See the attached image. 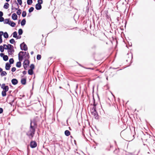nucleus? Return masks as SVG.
<instances>
[{"mask_svg": "<svg viewBox=\"0 0 155 155\" xmlns=\"http://www.w3.org/2000/svg\"><path fill=\"white\" fill-rule=\"evenodd\" d=\"M26 73V71H24L23 72V74H25Z\"/></svg>", "mask_w": 155, "mask_h": 155, "instance_id": "09e8293b", "label": "nucleus"}, {"mask_svg": "<svg viewBox=\"0 0 155 155\" xmlns=\"http://www.w3.org/2000/svg\"><path fill=\"white\" fill-rule=\"evenodd\" d=\"M64 134L66 136H69L70 134V133L68 130H66L64 132Z\"/></svg>", "mask_w": 155, "mask_h": 155, "instance_id": "f3484780", "label": "nucleus"}, {"mask_svg": "<svg viewBox=\"0 0 155 155\" xmlns=\"http://www.w3.org/2000/svg\"><path fill=\"white\" fill-rule=\"evenodd\" d=\"M24 52L23 51H20L18 54V59L20 61H22L24 59Z\"/></svg>", "mask_w": 155, "mask_h": 155, "instance_id": "20e7f679", "label": "nucleus"}, {"mask_svg": "<svg viewBox=\"0 0 155 155\" xmlns=\"http://www.w3.org/2000/svg\"><path fill=\"white\" fill-rule=\"evenodd\" d=\"M6 1V2H8L9 1H10V0H5Z\"/></svg>", "mask_w": 155, "mask_h": 155, "instance_id": "603ef678", "label": "nucleus"}, {"mask_svg": "<svg viewBox=\"0 0 155 155\" xmlns=\"http://www.w3.org/2000/svg\"><path fill=\"white\" fill-rule=\"evenodd\" d=\"M36 9L37 10H39L41 9V6L39 4H37L35 5Z\"/></svg>", "mask_w": 155, "mask_h": 155, "instance_id": "9d476101", "label": "nucleus"}, {"mask_svg": "<svg viewBox=\"0 0 155 155\" xmlns=\"http://www.w3.org/2000/svg\"><path fill=\"white\" fill-rule=\"evenodd\" d=\"M12 83L13 84L15 85L17 84L18 81L16 79H13L12 80Z\"/></svg>", "mask_w": 155, "mask_h": 155, "instance_id": "1a4fd4ad", "label": "nucleus"}, {"mask_svg": "<svg viewBox=\"0 0 155 155\" xmlns=\"http://www.w3.org/2000/svg\"><path fill=\"white\" fill-rule=\"evenodd\" d=\"M16 69L15 67H13L12 69V72H14L15 71Z\"/></svg>", "mask_w": 155, "mask_h": 155, "instance_id": "a19ab883", "label": "nucleus"}, {"mask_svg": "<svg viewBox=\"0 0 155 155\" xmlns=\"http://www.w3.org/2000/svg\"><path fill=\"white\" fill-rule=\"evenodd\" d=\"M37 144L35 141H31L30 143V146L32 148H34L37 146Z\"/></svg>", "mask_w": 155, "mask_h": 155, "instance_id": "6e6552de", "label": "nucleus"}, {"mask_svg": "<svg viewBox=\"0 0 155 155\" xmlns=\"http://www.w3.org/2000/svg\"><path fill=\"white\" fill-rule=\"evenodd\" d=\"M11 65L8 63H7L5 64V68L6 70H9L11 67Z\"/></svg>", "mask_w": 155, "mask_h": 155, "instance_id": "f8f14e48", "label": "nucleus"}, {"mask_svg": "<svg viewBox=\"0 0 155 155\" xmlns=\"http://www.w3.org/2000/svg\"><path fill=\"white\" fill-rule=\"evenodd\" d=\"M21 82L23 84H25L26 83V79L25 78H22L21 79Z\"/></svg>", "mask_w": 155, "mask_h": 155, "instance_id": "4468645a", "label": "nucleus"}, {"mask_svg": "<svg viewBox=\"0 0 155 155\" xmlns=\"http://www.w3.org/2000/svg\"><path fill=\"white\" fill-rule=\"evenodd\" d=\"M3 31H0V37H2V35H3Z\"/></svg>", "mask_w": 155, "mask_h": 155, "instance_id": "79ce46f5", "label": "nucleus"}, {"mask_svg": "<svg viewBox=\"0 0 155 155\" xmlns=\"http://www.w3.org/2000/svg\"><path fill=\"white\" fill-rule=\"evenodd\" d=\"M9 25L12 27H14L15 26L16 24L15 22H12L11 21H10L9 24Z\"/></svg>", "mask_w": 155, "mask_h": 155, "instance_id": "2eb2a0df", "label": "nucleus"}, {"mask_svg": "<svg viewBox=\"0 0 155 155\" xmlns=\"http://www.w3.org/2000/svg\"><path fill=\"white\" fill-rule=\"evenodd\" d=\"M33 71L32 69H29L28 71V74L30 75H32L33 74Z\"/></svg>", "mask_w": 155, "mask_h": 155, "instance_id": "4be33fe9", "label": "nucleus"}, {"mask_svg": "<svg viewBox=\"0 0 155 155\" xmlns=\"http://www.w3.org/2000/svg\"><path fill=\"white\" fill-rule=\"evenodd\" d=\"M9 62L10 64H12L14 63V61L13 58H11L9 60Z\"/></svg>", "mask_w": 155, "mask_h": 155, "instance_id": "2f4dec72", "label": "nucleus"}, {"mask_svg": "<svg viewBox=\"0 0 155 155\" xmlns=\"http://www.w3.org/2000/svg\"><path fill=\"white\" fill-rule=\"evenodd\" d=\"M21 62L19 61V62H18L16 64V67H18V68H20L21 67Z\"/></svg>", "mask_w": 155, "mask_h": 155, "instance_id": "5701e85b", "label": "nucleus"}, {"mask_svg": "<svg viewBox=\"0 0 155 155\" xmlns=\"http://www.w3.org/2000/svg\"><path fill=\"white\" fill-rule=\"evenodd\" d=\"M10 21L8 19H6L4 21V24H9Z\"/></svg>", "mask_w": 155, "mask_h": 155, "instance_id": "dca6fc26", "label": "nucleus"}, {"mask_svg": "<svg viewBox=\"0 0 155 155\" xmlns=\"http://www.w3.org/2000/svg\"><path fill=\"white\" fill-rule=\"evenodd\" d=\"M3 46L4 48L5 49H8V48L9 47V44H8V45H3Z\"/></svg>", "mask_w": 155, "mask_h": 155, "instance_id": "a878e982", "label": "nucleus"}, {"mask_svg": "<svg viewBox=\"0 0 155 155\" xmlns=\"http://www.w3.org/2000/svg\"><path fill=\"white\" fill-rule=\"evenodd\" d=\"M18 33L19 35H22L23 33V31L22 29H19L18 31Z\"/></svg>", "mask_w": 155, "mask_h": 155, "instance_id": "b1692460", "label": "nucleus"}, {"mask_svg": "<svg viewBox=\"0 0 155 155\" xmlns=\"http://www.w3.org/2000/svg\"><path fill=\"white\" fill-rule=\"evenodd\" d=\"M7 74V73L5 71L2 72L1 75L2 76H5Z\"/></svg>", "mask_w": 155, "mask_h": 155, "instance_id": "7c9ffc66", "label": "nucleus"}, {"mask_svg": "<svg viewBox=\"0 0 155 155\" xmlns=\"http://www.w3.org/2000/svg\"><path fill=\"white\" fill-rule=\"evenodd\" d=\"M18 3L20 5H21L22 4V2L21 0H17Z\"/></svg>", "mask_w": 155, "mask_h": 155, "instance_id": "58836bf2", "label": "nucleus"}, {"mask_svg": "<svg viewBox=\"0 0 155 155\" xmlns=\"http://www.w3.org/2000/svg\"><path fill=\"white\" fill-rule=\"evenodd\" d=\"M24 55H28V53H27V52H24Z\"/></svg>", "mask_w": 155, "mask_h": 155, "instance_id": "de8ad7c7", "label": "nucleus"}, {"mask_svg": "<svg viewBox=\"0 0 155 155\" xmlns=\"http://www.w3.org/2000/svg\"><path fill=\"white\" fill-rule=\"evenodd\" d=\"M26 23V20L25 19H23L21 21V25L22 26L24 25Z\"/></svg>", "mask_w": 155, "mask_h": 155, "instance_id": "6ab92c4d", "label": "nucleus"}, {"mask_svg": "<svg viewBox=\"0 0 155 155\" xmlns=\"http://www.w3.org/2000/svg\"><path fill=\"white\" fill-rule=\"evenodd\" d=\"M3 59L5 61H7L8 60V57L6 55H4L3 56Z\"/></svg>", "mask_w": 155, "mask_h": 155, "instance_id": "aec40b11", "label": "nucleus"}, {"mask_svg": "<svg viewBox=\"0 0 155 155\" xmlns=\"http://www.w3.org/2000/svg\"><path fill=\"white\" fill-rule=\"evenodd\" d=\"M15 41L14 39H11L10 40V42L11 44H13L14 43H15Z\"/></svg>", "mask_w": 155, "mask_h": 155, "instance_id": "f704fd0d", "label": "nucleus"}, {"mask_svg": "<svg viewBox=\"0 0 155 155\" xmlns=\"http://www.w3.org/2000/svg\"><path fill=\"white\" fill-rule=\"evenodd\" d=\"M32 0H27V3L28 5H30L32 4Z\"/></svg>", "mask_w": 155, "mask_h": 155, "instance_id": "c85d7f7f", "label": "nucleus"}, {"mask_svg": "<svg viewBox=\"0 0 155 155\" xmlns=\"http://www.w3.org/2000/svg\"><path fill=\"white\" fill-rule=\"evenodd\" d=\"M3 36L5 38H8V35L7 32H5L3 33Z\"/></svg>", "mask_w": 155, "mask_h": 155, "instance_id": "412c9836", "label": "nucleus"}, {"mask_svg": "<svg viewBox=\"0 0 155 155\" xmlns=\"http://www.w3.org/2000/svg\"><path fill=\"white\" fill-rule=\"evenodd\" d=\"M8 49V53L10 55H12L14 51L13 46L10 44H9V47Z\"/></svg>", "mask_w": 155, "mask_h": 155, "instance_id": "7ed1b4c3", "label": "nucleus"}, {"mask_svg": "<svg viewBox=\"0 0 155 155\" xmlns=\"http://www.w3.org/2000/svg\"><path fill=\"white\" fill-rule=\"evenodd\" d=\"M41 56L39 54H38L37 56V58L38 60H39L41 59Z\"/></svg>", "mask_w": 155, "mask_h": 155, "instance_id": "c9c22d12", "label": "nucleus"}, {"mask_svg": "<svg viewBox=\"0 0 155 155\" xmlns=\"http://www.w3.org/2000/svg\"><path fill=\"white\" fill-rule=\"evenodd\" d=\"M9 4L8 3H6L5 4L4 6V8L6 9H8L9 7Z\"/></svg>", "mask_w": 155, "mask_h": 155, "instance_id": "a211bd4d", "label": "nucleus"}, {"mask_svg": "<svg viewBox=\"0 0 155 155\" xmlns=\"http://www.w3.org/2000/svg\"><path fill=\"white\" fill-rule=\"evenodd\" d=\"M4 55V54L3 53H1L0 54V56L1 57H3V56Z\"/></svg>", "mask_w": 155, "mask_h": 155, "instance_id": "49530a36", "label": "nucleus"}, {"mask_svg": "<svg viewBox=\"0 0 155 155\" xmlns=\"http://www.w3.org/2000/svg\"><path fill=\"white\" fill-rule=\"evenodd\" d=\"M0 51L2 52H3L4 51L3 47L2 45L0 46Z\"/></svg>", "mask_w": 155, "mask_h": 155, "instance_id": "72a5a7b5", "label": "nucleus"}, {"mask_svg": "<svg viewBox=\"0 0 155 155\" xmlns=\"http://www.w3.org/2000/svg\"><path fill=\"white\" fill-rule=\"evenodd\" d=\"M30 68H31L30 69H32L33 70L35 66L33 64H31L30 65Z\"/></svg>", "mask_w": 155, "mask_h": 155, "instance_id": "e433bc0d", "label": "nucleus"}, {"mask_svg": "<svg viewBox=\"0 0 155 155\" xmlns=\"http://www.w3.org/2000/svg\"><path fill=\"white\" fill-rule=\"evenodd\" d=\"M91 112L92 114L94 116H95V118L97 119L98 117L97 116V113L96 110V108L94 106L93 108H92L91 110Z\"/></svg>", "mask_w": 155, "mask_h": 155, "instance_id": "f03ea898", "label": "nucleus"}, {"mask_svg": "<svg viewBox=\"0 0 155 155\" xmlns=\"http://www.w3.org/2000/svg\"><path fill=\"white\" fill-rule=\"evenodd\" d=\"M33 53H34V52H33V51H31V54H33Z\"/></svg>", "mask_w": 155, "mask_h": 155, "instance_id": "3c124183", "label": "nucleus"}, {"mask_svg": "<svg viewBox=\"0 0 155 155\" xmlns=\"http://www.w3.org/2000/svg\"><path fill=\"white\" fill-rule=\"evenodd\" d=\"M1 88L5 91H7L8 90V86H6L5 84H3L2 85Z\"/></svg>", "mask_w": 155, "mask_h": 155, "instance_id": "0eeeda50", "label": "nucleus"}, {"mask_svg": "<svg viewBox=\"0 0 155 155\" xmlns=\"http://www.w3.org/2000/svg\"><path fill=\"white\" fill-rule=\"evenodd\" d=\"M2 37H0V43H1L2 42Z\"/></svg>", "mask_w": 155, "mask_h": 155, "instance_id": "a18cd8bd", "label": "nucleus"}, {"mask_svg": "<svg viewBox=\"0 0 155 155\" xmlns=\"http://www.w3.org/2000/svg\"><path fill=\"white\" fill-rule=\"evenodd\" d=\"M15 5H16L17 6V8L14 7L13 5H12V8H11L12 10H13L14 9L17 10H18L19 8V6L18 5V4L17 2H16L15 3Z\"/></svg>", "mask_w": 155, "mask_h": 155, "instance_id": "9b49d317", "label": "nucleus"}, {"mask_svg": "<svg viewBox=\"0 0 155 155\" xmlns=\"http://www.w3.org/2000/svg\"><path fill=\"white\" fill-rule=\"evenodd\" d=\"M3 110L2 108H0V114H1L3 112Z\"/></svg>", "mask_w": 155, "mask_h": 155, "instance_id": "c03bdc74", "label": "nucleus"}, {"mask_svg": "<svg viewBox=\"0 0 155 155\" xmlns=\"http://www.w3.org/2000/svg\"><path fill=\"white\" fill-rule=\"evenodd\" d=\"M17 36V33L16 31H15L13 33V37L14 38H16Z\"/></svg>", "mask_w": 155, "mask_h": 155, "instance_id": "cd10ccee", "label": "nucleus"}, {"mask_svg": "<svg viewBox=\"0 0 155 155\" xmlns=\"http://www.w3.org/2000/svg\"><path fill=\"white\" fill-rule=\"evenodd\" d=\"M18 16L15 13H13L12 15V18L13 20H16L17 19Z\"/></svg>", "mask_w": 155, "mask_h": 155, "instance_id": "ddd939ff", "label": "nucleus"}, {"mask_svg": "<svg viewBox=\"0 0 155 155\" xmlns=\"http://www.w3.org/2000/svg\"><path fill=\"white\" fill-rule=\"evenodd\" d=\"M21 12V11L20 9H18V11L17 12V14L18 15H20Z\"/></svg>", "mask_w": 155, "mask_h": 155, "instance_id": "393cba45", "label": "nucleus"}, {"mask_svg": "<svg viewBox=\"0 0 155 155\" xmlns=\"http://www.w3.org/2000/svg\"><path fill=\"white\" fill-rule=\"evenodd\" d=\"M5 91H4L2 92V95L3 96H5L6 95V92Z\"/></svg>", "mask_w": 155, "mask_h": 155, "instance_id": "bb28decb", "label": "nucleus"}, {"mask_svg": "<svg viewBox=\"0 0 155 155\" xmlns=\"http://www.w3.org/2000/svg\"><path fill=\"white\" fill-rule=\"evenodd\" d=\"M26 15V13L25 11H23L22 12V16L23 17H25Z\"/></svg>", "mask_w": 155, "mask_h": 155, "instance_id": "c756f323", "label": "nucleus"}, {"mask_svg": "<svg viewBox=\"0 0 155 155\" xmlns=\"http://www.w3.org/2000/svg\"><path fill=\"white\" fill-rule=\"evenodd\" d=\"M3 15V12H1L0 11V17H2Z\"/></svg>", "mask_w": 155, "mask_h": 155, "instance_id": "37998d69", "label": "nucleus"}, {"mask_svg": "<svg viewBox=\"0 0 155 155\" xmlns=\"http://www.w3.org/2000/svg\"><path fill=\"white\" fill-rule=\"evenodd\" d=\"M20 46L21 49L22 50L26 51L28 49L27 45L24 43H23L21 44L20 45Z\"/></svg>", "mask_w": 155, "mask_h": 155, "instance_id": "39448f33", "label": "nucleus"}, {"mask_svg": "<svg viewBox=\"0 0 155 155\" xmlns=\"http://www.w3.org/2000/svg\"><path fill=\"white\" fill-rule=\"evenodd\" d=\"M4 20V18L3 17H0V22H2Z\"/></svg>", "mask_w": 155, "mask_h": 155, "instance_id": "ea45409f", "label": "nucleus"}, {"mask_svg": "<svg viewBox=\"0 0 155 155\" xmlns=\"http://www.w3.org/2000/svg\"><path fill=\"white\" fill-rule=\"evenodd\" d=\"M38 4H40V5L42 4L43 3L42 0H38Z\"/></svg>", "mask_w": 155, "mask_h": 155, "instance_id": "4c0bfd02", "label": "nucleus"}, {"mask_svg": "<svg viewBox=\"0 0 155 155\" xmlns=\"http://www.w3.org/2000/svg\"><path fill=\"white\" fill-rule=\"evenodd\" d=\"M2 71V68H0V72H1Z\"/></svg>", "mask_w": 155, "mask_h": 155, "instance_id": "8fccbe9b", "label": "nucleus"}, {"mask_svg": "<svg viewBox=\"0 0 155 155\" xmlns=\"http://www.w3.org/2000/svg\"><path fill=\"white\" fill-rule=\"evenodd\" d=\"M29 61L27 60H25L23 63V66L25 69H26L28 66Z\"/></svg>", "mask_w": 155, "mask_h": 155, "instance_id": "423d86ee", "label": "nucleus"}, {"mask_svg": "<svg viewBox=\"0 0 155 155\" xmlns=\"http://www.w3.org/2000/svg\"><path fill=\"white\" fill-rule=\"evenodd\" d=\"M35 123L34 122L31 121L30 130L29 131L27 134L30 138H31L33 137L34 135L35 134Z\"/></svg>", "mask_w": 155, "mask_h": 155, "instance_id": "f257e3e1", "label": "nucleus"}, {"mask_svg": "<svg viewBox=\"0 0 155 155\" xmlns=\"http://www.w3.org/2000/svg\"><path fill=\"white\" fill-rule=\"evenodd\" d=\"M34 9V8L33 7H31L29 9V10H28L29 12V13H31V12H32L33 11Z\"/></svg>", "mask_w": 155, "mask_h": 155, "instance_id": "473e14b6", "label": "nucleus"}]
</instances>
